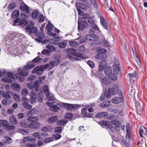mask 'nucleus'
Here are the masks:
<instances>
[{
	"mask_svg": "<svg viewBox=\"0 0 147 147\" xmlns=\"http://www.w3.org/2000/svg\"><path fill=\"white\" fill-rule=\"evenodd\" d=\"M67 57L69 59L72 61H80L81 59L79 58L74 57L71 55L75 56L78 57L82 58L83 59L86 58L84 55L82 53H77L76 52V50L73 48H70L68 49L67 51Z\"/></svg>",
	"mask_w": 147,
	"mask_h": 147,
	"instance_id": "1",
	"label": "nucleus"
},
{
	"mask_svg": "<svg viewBox=\"0 0 147 147\" xmlns=\"http://www.w3.org/2000/svg\"><path fill=\"white\" fill-rule=\"evenodd\" d=\"M27 24H28L26 27V31L30 34L34 33L36 34L37 31V28L36 27H34L33 22L31 21L27 22Z\"/></svg>",
	"mask_w": 147,
	"mask_h": 147,
	"instance_id": "2",
	"label": "nucleus"
},
{
	"mask_svg": "<svg viewBox=\"0 0 147 147\" xmlns=\"http://www.w3.org/2000/svg\"><path fill=\"white\" fill-rule=\"evenodd\" d=\"M28 72L27 71L25 70H21L15 74L16 78L18 81L23 82L24 80V76H27Z\"/></svg>",
	"mask_w": 147,
	"mask_h": 147,
	"instance_id": "3",
	"label": "nucleus"
},
{
	"mask_svg": "<svg viewBox=\"0 0 147 147\" xmlns=\"http://www.w3.org/2000/svg\"><path fill=\"white\" fill-rule=\"evenodd\" d=\"M112 67L114 73L116 74H118L121 69L119 62L118 60L116 59L114 60V62L112 66Z\"/></svg>",
	"mask_w": 147,
	"mask_h": 147,
	"instance_id": "4",
	"label": "nucleus"
},
{
	"mask_svg": "<svg viewBox=\"0 0 147 147\" xmlns=\"http://www.w3.org/2000/svg\"><path fill=\"white\" fill-rule=\"evenodd\" d=\"M7 77L3 78L2 80L5 82L10 83L12 82V80L14 79V75L9 72L7 73Z\"/></svg>",
	"mask_w": 147,
	"mask_h": 147,
	"instance_id": "5",
	"label": "nucleus"
},
{
	"mask_svg": "<svg viewBox=\"0 0 147 147\" xmlns=\"http://www.w3.org/2000/svg\"><path fill=\"white\" fill-rule=\"evenodd\" d=\"M63 106L68 109H77L78 108L80 107L81 105L76 104H70L63 103L62 104Z\"/></svg>",
	"mask_w": 147,
	"mask_h": 147,
	"instance_id": "6",
	"label": "nucleus"
},
{
	"mask_svg": "<svg viewBox=\"0 0 147 147\" xmlns=\"http://www.w3.org/2000/svg\"><path fill=\"white\" fill-rule=\"evenodd\" d=\"M111 123L115 126L114 129L115 131L117 132L120 131L121 123L119 121L115 120H112L111 121Z\"/></svg>",
	"mask_w": 147,
	"mask_h": 147,
	"instance_id": "7",
	"label": "nucleus"
},
{
	"mask_svg": "<svg viewBox=\"0 0 147 147\" xmlns=\"http://www.w3.org/2000/svg\"><path fill=\"white\" fill-rule=\"evenodd\" d=\"M20 9L21 11L29 14L30 9L29 7L26 5L24 2H22L20 7Z\"/></svg>",
	"mask_w": 147,
	"mask_h": 147,
	"instance_id": "8",
	"label": "nucleus"
},
{
	"mask_svg": "<svg viewBox=\"0 0 147 147\" xmlns=\"http://www.w3.org/2000/svg\"><path fill=\"white\" fill-rule=\"evenodd\" d=\"M45 67L43 65H41L35 68L33 70L32 72L35 73L37 75L42 74L43 72V69Z\"/></svg>",
	"mask_w": 147,
	"mask_h": 147,
	"instance_id": "9",
	"label": "nucleus"
},
{
	"mask_svg": "<svg viewBox=\"0 0 147 147\" xmlns=\"http://www.w3.org/2000/svg\"><path fill=\"white\" fill-rule=\"evenodd\" d=\"M22 100L23 101L22 105L25 108L28 109H31L32 106L28 103V100L26 99L25 97H23L22 98Z\"/></svg>",
	"mask_w": 147,
	"mask_h": 147,
	"instance_id": "10",
	"label": "nucleus"
},
{
	"mask_svg": "<svg viewBox=\"0 0 147 147\" xmlns=\"http://www.w3.org/2000/svg\"><path fill=\"white\" fill-rule=\"evenodd\" d=\"M47 104L50 107V109L54 112H57L60 109L59 107L54 105L53 103L47 102Z\"/></svg>",
	"mask_w": 147,
	"mask_h": 147,
	"instance_id": "11",
	"label": "nucleus"
},
{
	"mask_svg": "<svg viewBox=\"0 0 147 147\" xmlns=\"http://www.w3.org/2000/svg\"><path fill=\"white\" fill-rule=\"evenodd\" d=\"M109 92H111V94L113 95L116 94L118 92L119 90L118 86L116 84L114 85L111 88H109Z\"/></svg>",
	"mask_w": 147,
	"mask_h": 147,
	"instance_id": "12",
	"label": "nucleus"
},
{
	"mask_svg": "<svg viewBox=\"0 0 147 147\" xmlns=\"http://www.w3.org/2000/svg\"><path fill=\"white\" fill-rule=\"evenodd\" d=\"M35 34L38 37L36 39V40L39 42H42L44 38H45V35L43 33V32L41 31L38 34L36 32Z\"/></svg>",
	"mask_w": 147,
	"mask_h": 147,
	"instance_id": "13",
	"label": "nucleus"
},
{
	"mask_svg": "<svg viewBox=\"0 0 147 147\" xmlns=\"http://www.w3.org/2000/svg\"><path fill=\"white\" fill-rule=\"evenodd\" d=\"M106 62L105 60H102L100 61L98 66V70L100 71L105 69Z\"/></svg>",
	"mask_w": 147,
	"mask_h": 147,
	"instance_id": "14",
	"label": "nucleus"
},
{
	"mask_svg": "<svg viewBox=\"0 0 147 147\" xmlns=\"http://www.w3.org/2000/svg\"><path fill=\"white\" fill-rule=\"evenodd\" d=\"M40 125V124L39 123L33 122L29 124L28 125V127L30 128L36 129L39 128Z\"/></svg>",
	"mask_w": 147,
	"mask_h": 147,
	"instance_id": "15",
	"label": "nucleus"
},
{
	"mask_svg": "<svg viewBox=\"0 0 147 147\" xmlns=\"http://www.w3.org/2000/svg\"><path fill=\"white\" fill-rule=\"evenodd\" d=\"M124 99L123 97H115L112 99V102L115 104H118L122 102L123 101Z\"/></svg>",
	"mask_w": 147,
	"mask_h": 147,
	"instance_id": "16",
	"label": "nucleus"
},
{
	"mask_svg": "<svg viewBox=\"0 0 147 147\" xmlns=\"http://www.w3.org/2000/svg\"><path fill=\"white\" fill-rule=\"evenodd\" d=\"M139 134L141 137H143V134L146 136L147 131L146 128L144 126H141L139 132Z\"/></svg>",
	"mask_w": 147,
	"mask_h": 147,
	"instance_id": "17",
	"label": "nucleus"
},
{
	"mask_svg": "<svg viewBox=\"0 0 147 147\" xmlns=\"http://www.w3.org/2000/svg\"><path fill=\"white\" fill-rule=\"evenodd\" d=\"M55 65V62L53 61H51L49 64H47L45 65V68L47 69L48 70H49L53 68Z\"/></svg>",
	"mask_w": 147,
	"mask_h": 147,
	"instance_id": "18",
	"label": "nucleus"
},
{
	"mask_svg": "<svg viewBox=\"0 0 147 147\" xmlns=\"http://www.w3.org/2000/svg\"><path fill=\"white\" fill-rule=\"evenodd\" d=\"M30 101L31 103L35 102L36 100V94L33 92H31L30 93Z\"/></svg>",
	"mask_w": 147,
	"mask_h": 147,
	"instance_id": "19",
	"label": "nucleus"
},
{
	"mask_svg": "<svg viewBox=\"0 0 147 147\" xmlns=\"http://www.w3.org/2000/svg\"><path fill=\"white\" fill-rule=\"evenodd\" d=\"M58 118V117L57 116H53L48 119V121L49 123H52L56 121Z\"/></svg>",
	"mask_w": 147,
	"mask_h": 147,
	"instance_id": "20",
	"label": "nucleus"
},
{
	"mask_svg": "<svg viewBox=\"0 0 147 147\" xmlns=\"http://www.w3.org/2000/svg\"><path fill=\"white\" fill-rule=\"evenodd\" d=\"M9 120L10 122L12 124H16L17 123L16 118L13 115L10 116Z\"/></svg>",
	"mask_w": 147,
	"mask_h": 147,
	"instance_id": "21",
	"label": "nucleus"
},
{
	"mask_svg": "<svg viewBox=\"0 0 147 147\" xmlns=\"http://www.w3.org/2000/svg\"><path fill=\"white\" fill-rule=\"evenodd\" d=\"M100 22L104 28L107 29V25L105 20L102 16L100 17Z\"/></svg>",
	"mask_w": 147,
	"mask_h": 147,
	"instance_id": "22",
	"label": "nucleus"
},
{
	"mask_svg": "<svg viewBox=\"0 0 147 147\" xmlns=\"http://www.w3.org/2000/svg\"><path fill=\"white\" fill-rule=\"evenodd\" d=\"M76 5L77 8H80L84 10H86L87 9L86 6L79 2L76 3Z\"/></svg>",
	"mask_w": 147,
	"mask_h": 147,
	"instance_id": "23",
	"label": "nucleus"
},
{
	"mask_svg": "<svg viewBox=\"0 0 147 147\" xmlns=\"http://www.w3.org/2000/svg\"><path fill=\"white\" fill-rule=\"evenodd\" d=\"M11 88L17 91H19L20 88V86L18 83H12L11 85Z\"/></svg>",
	"mask_w": 147,
	"mask_h": 147,
	"instance_id": "24",
	"label": "nucleus"
},
{
	"mask_svg": "<svg viewBox=\"0 0 147 147\" xmlns=\"http://www.w3.org/2000/svg\"><path fill=\"white\" fill-rule=\"evenodd\" d=\"M108 115V113L107 112H102L97 113L96 115L95 116L98 118L102 117L107 116Z\"/></svg>",
	"mask_w": 147,
	"mask_h": 147,
	"instance_id": "25",
	"label": "nucleus"
},
{
	"mask_svg": "<svg viewBox=\"0 0 147 147\" xmlns=\"http://www.w3.org/2000/svg\"><path fill=\"white\" fill-rule=\"evenodd\" d=\"M69 44L70 47L74 48H77L79 46L78 42L74 40H71L69 42Z\"/></svg>",
	"mask_w": 147,
	"mask_h": 147,
	"instance_id": "26",
	"label": "nucleus"
},
{
	"mask_svg": "<svg viewBox=\"0 0 147 147\" xmlns=\"http://www.w3.org/2000/svg\"><path fill=\"white\" fill-rule=\"evenodd\" d=\"M111 101H105L102 102L100 105L101 107H105L110 106Z\"/></svg>",
	"mask_w": 147,
	"mask_h": 147,
	"instance_id": "27",
	"label": "nucleus"
},
{
	"mask_svg": "<svg viewBox=\"0 0 147 147\" xmlns=\"http://www.w3.org/2000/svg\"><path fill=\"white\" fill-rule=\"evenodd\" d=\"M104 72L105 75L109 77L112 73V71L111 68L109 67L105 69Z\"/></svg>",
	"mask_w": 147,
	"mask_h": 147,
	"instance_id": "28",
	"label": "nucleus"
},
{
	"mask_svg": "<svg viewBox=\"0 0 147 147\" xmlns=\"http://www.w3.org/2000/svg\"><path fill=\"white\" fill-rule=\"evenodd\" d=\"M96 58L97 59H100L102 58H105L107 57V55L105 54L99 53L95 55Z\"/></svg>",
	"mask_w": 147,
	"mask_h": 147,
	"instance_id": "29",
	"label": "nucleus"
},
{
	"mask_svg": "<svg viewBox=\"0 0 147 147\" xmlns=\"http://www.w3.org/2000/svg\"><path fill=\"white\" fill-rule=\"evenodd\" d=\"M102 82L105 85H109L111 83L110 79L107 77H105L102 79Z\"/></svg>",
	"mask_w": 147,
	"mask_h": 147,
	"instance_id": "30",
	"label": "nucleus"
},
{
	"mask_svg": "<svg viewBox=\"0 0 147 147\" xmlns=\"http://www.w3.org/2000/svg\"><path fill=\"white\" fill-rule=\"evenodd\" d=\"M36 140V139L31 137H25L23 139V142H27L28 141H34Z\"/></svg>",
	"mask_w": 147,
	"mask_h": 147,
	"instance_id": "31",
	"label": "nucleus"
},
{
	"mask_svg": "<svg viewBox=\"0 0 147 147\" xmlns=\"http://www.w3.org/2000/svg\"><path fill=\"white\" fill-rule=\"evenodd\" d=\"M118 74H116L112 73L109 76V78L111 80L114 81H116L117 79V76Z\"/></svg>",
	"mask_w": 147,
	"mask_h": 147,
	"instance_id": "32",
	"label": "nucleus"
},
{
	"mask_svg": "<svg viewBox=\"0 0 147 147\" xmlns=\"http://www.w3.org/2000/svg\"><path fill=\"white\" fill-rule=\"evenodd\" d=\"M67 122V120L63 119L57 121V125L59 126L62 125L66 124Z\"/></svg>",
	"mask_w": 147,
	"mask_h": 147,
	"instance_id": "33",
	"label": "nucleus"
},
{
	"mask_svg": "<svg viewBox=\"0 0 147 147\" xmlns=\"http://www.w3.org/2000/svg\"><path fill=\"white\" fill-rule=\"evenodd\" d=\"M9 125L8 122L5 120H0V126H6Z\"/></svg>",
	"mask_w": 147,
	"mask_h": 147,
	"instance_id": "34",
	"label": "nucleus"
},
{
	"mask_svg": "<svg viewBox=\"0 0 147 147\" xmlns=\"http://www.w3.org/2000/svg\"><path fill=\"white\" fill-rule=\"evenodd\" d=\"M53 25L49 22L46 26V28L48 32H50L52 31L53 28Z\"/></svg>",
	"mask_w": 147,
	"mask_h": 147,
	"instance_id": "35",
	"label": "nucleus"
},
{
	"mask_svg": "<svg viewBox=\"0 0 147 147\" xmlns=\"http://www.w3.org/2000/svg\"><path fill=\"white\" fill-rule=\"evenodd\" d=\"M11 94V93L9 92H3L2 93V96L3 97L5 98L9 99L10 98Z\"/></svg>",
	"mask_w": 147,
	"mask_h": 147,
	"instance_id": "36",
	"label": "nucleus"
},
{
	"mask_svg": "<svg viewBox=\"0 0 147 147\" xmlns=\"http://www.w3.org/2000/svg\"><path fill=\"white\" fill-rule=\"evenodd\" d=\"M38 120V118L36 117L31 116L27 119V121L30 122L32 121L35 122Z\"/></svg>",
	"mask_w": 147,
	"mask_h": 147,
	"instance_id": "37",
	"label": "nucleus"
},
{
	"mask_svg": "<svg viewBox=\"0 0 147 147\" xmlns=\"http://www.w3.org/2000/svg\"><path fill=\"white\" fill-rule=\"evenodd\" d=\"M19 15V11L18 10H15L11 14V17L12 18H15L18 17Z\"/></svg>",
	"mask_w": 147,
	"mask_h": 147,
	"instance_id": "38",
	"label": "nucleus"
},
{
	"mask_svg": "<svg viewBox=\"0 0 147 147\" xmlns=\"http://www.w3.org/2000/svg\"><path fill=\"white\" fill-rule=\"evenodd\" d=\"M39 87V84L38 80L35 81L34 83V88L36 91H37Z\"/></svg>",
	"mask_w": 147,
	"mask_h": 147,
	"instance_id": "39",
	"label": "nucleus"
},
{
	"mask_svg": "<svg viewBox=\"0 0 147 147\" xmlns=\"http://www.w3.org/2000/svg\"><path fill=\"white\" fill-rule=\"evenodd\" d=\"M52 129L51 126H47L42 127V130L45 132H48L51 131Z\"/></svg>",
	"mask_w": 147,
	"mask_h": 147,
	"instance_id": "40",
	"label": "nucleus"
},
{
	"mask_svg": "<svg viewBox=\"0 0 147 147\" xmlns=\"http://www.w3.org/2000/svg\"><path fill=\"white\" fill-rule=\"evenodd\" d=\"M63 128L62 127L57 126L55 128L54 131L55 133H60L61 132Z\"/></svg>",
	"mask_w": 147,
	"mask_h": 147,
	"instance_id": "41",
	"label": "nucleus"
},
{
	"mask_svg": "<svg viewBox=\"0 0 147 147\" xmlns=\"http://www.w3.org/2000/svg\"><path fill=\"white\" fill-rule=\"evenodd\" d=\"M39 14V12L36 10H34L32 13V17L33 19H35L36 18Z\"/></svg>",
	"mask_w": 147,
	"mask_h": 147,
	"instance_id": "42",
	"label": "nucleus"
},
{
	"mask_svg": "<svg viewBox=\"0 0 147 147\" xmlns=\"http://www.w3.org/2000/svg\"><path fill=\"white\" fill-rule=\"evenodd\" d=\"M44 99V96L42 95V93H39L37 99L38 101L40 102H42L43 101Z\"/></svg>",
	"mask_w": 147,
	"mask_h": 147,
	"instance_id": "43",
	"label": "nucleus"
},
{
	"mask_svg": "<svg viewBox=\"0 0 147 147\" xmlns=\"http://www.w3.org/2000/svg\"><path fill=\"white\" fill-rule=\"evenodd\" d=\"M15 3H11L8 6V9L9 11H11L14 8L15 6Z\"/></svg>",
	"mask_w": 147,
	"mask_h": 147,
	"instance_id": "44",
	"label": "nucleus"
},
{
	"mask_svg": "<svg viewBox=\"0 0 147 147\" xmlns=\"http://www.w3.org/2000/svg\"><path fill=\"white\" fill-rule=\"evenodd\" d=\"M73 117V114L71 113H66L65 115V118L68 119H71Z\"/></svg>",
	"mask_w": 147,
	"mask_h": 147,
	"instance_id": "45",
	"label": "nucleus"
},
{
	"mask_svg": "<svg viewBox=\"0 0 147 147\" xmlns=\"http://www.w3.org/2000/svg\"><path fill=\"white\" fill-rule=\"evenodd\" d=\"M34 66L35 65L33 64L27 65L24 67V69L26 70L27 69H31L34 67Z\"/></svg>",
	"mask_w": 147,
	"mask_h": 147,
	"instance_id": "46",
	"label": "nucleus"
},
{
	"mask_svg": "<svg viewBox=\"0 0 147 147\" xmlns=\"http://www.w3.org/2000/svg\"><path fill=\"white\" fill-rule=\"evenodd\" d=\"M28 123L25 121H22L20 124V126L24 127H26L27 126L28 127Z\"/></svg>",
	"mask_w": 147,
	"mask_h": 147,
	"instance_id": "47",
	"label": "nucleus"
},
{
	"mask_svg": "<svg viewBox=\"0 0 147 147\" xmlns=\"http://www.w3.org/2000/svg\"><path fill=\"white\" fill-rule=\"evenodd\" d=\"M46 48L49 49L51 51H55V47L53 45H49L46 46Z\"/></svg>",
	"mask_w": 147,
	"mask_h": 147,
	"instance_id": "48",
	"label": "nucleus"
},
{
	"mask_svg": "<svg viewBox=\"0 0 147 147\" xmlns=\"http://www.w3.org/2000/svg\"><path fill=\"white\" fill-rule=\"evenodd\" d=\"M27 20L25 19H22L20 20L18 25L20 26L25 24H27Z\"/></svg>",
	"mask_w": 147,
	"mask_h": 147,
	"instance_id": "49",
	"label": "nucleus"
},
{
	"mask_svg": "<svg viewBox=\"0 0 147 147\" xmlns=\"http://www.w3.org/2000/svg\"><path fill=\"white\" fill-rule=\"evenodd\" d=\"M125 137L127 140L129 141L131 138V132H126Z\"/></svg>",
	"mask_w": 147,
	"mask_h": 147,
	"instance_id": "50",
	"label": "nucleus"
},
{
	"mask_svg": "<svg viewBox=\"0 0 147 147\" xmlns=\"http://www.w3.org/2000/svg\"><path fill=\"white\" fill-rule=\"evenodd\" d=\"M22 94L23 96H26L28 94V90L26 88L23 89L22 91Z\"/></svg>",
	"mask_w": 147,
	"mask_h": 147,
	"instance_id": "51",
	"label": "nucleus"
},
{
	"mask_svg": "<svg viewBox=\"0 0 147 147\" xmlns=\"http://www.w3.org/2000/svg\"><path fill=\"white\" fill-rule=\"evenodd\" d=\"M81 21V19H78V29L80 30H82L84 29V28L83 25H82V24L81 23H80V22Z\"/></svg>",
	"mask_w": 147,
	"mask_h": 147,
	"instance_id": "52",
	"label": "nucleus"
},
{
	"mask_svg": "<svg viewBox=\"0 0 147 147\" xmlns=\"http://www.w3.org/2000/svg\"><path fill=\"white\" fill-rule=\"evenodd\" d=\"M42 59L40 58L38 56L34 59L32 61L33 63L38 62L41 61Z\"/></svg>",
	"mask_w": 147,
	"mask_h": 147,
	"instance_id": "53",
	"label": "nucleus"
},
{
	"mask_svg": "<svg viewBox=\"0 0 147 147\" xmlns=\"http://www.w3.org/2000/svg\"><path fill=\"white\" fill-rule=\"evenodd\" d=\"M18 131L22 134L27 135H28L29 133L28 131L24 130L23 129H18Z\"/></svg>",
	"mask_w": 147,
	"mask_h": 147,
	"instance_id": "54",
	"label": "nucleus"
},
{
	"mask_svg": "<svg viewBox=\"0 0 147 147\" xmlns=\"http://www.w3.org/2000/svg\"><path fill=\"white\" fill-rule=\"evenodd\" d=\"M9 102L8 100L4 99L2 100L1 103L4 105H7L9 104Z\"/></svg>",
	"mask_w": 147,
	"mask_h": 147,
	"instance_id": "55",
	"label": "nucleus"
},
{
	"mask_svg": "<svg viewBox=\"0 0 147 147\" xmlns=\"http://www.w3.org/2000/svg\"><path fill=\"white\" fill-rule=\"evenodd\" d=\"M113 111L115 113L117 114H121L122 113V111L121 110L117 109H113Z\"/></svg>",
	"mask_w": 147,
	"mask_h": 147,
	"instance_id": "56",
	"label": "nucleus"
},
{
	"mask_svg": "<svg viewBox=\"0 0 147 147\" xmlns=\"http://www.w3.org/2000/svg\"><path fill=\"white\" fill-rule=\"evenodd\" d=\"M42 135L39 132H35L33 134V136L36 138H40Z\"/></svg>",
	"mask_w": 147,
	"mask_h": 147,
	"instance_id": "57",
	"label": "nucleus"
},
{
	"mask_svg": "<svg viewBox=\"0 0 147 147\" xmlns=\"http://www.w3.org/2000/svg\"><path fill=\"white\" fill-rule=\"evenodd\" d=\"M53 140L52 137H48L46 138L44 140V142L45 143H48L51 142Z\"/></svg>",
	"mask_w": 147,
	"mask_h": 147,
	"instance_id": "58",
	"label": "nucleus"
},
{
	"mask_svg": "<svg viewBox=\"0 0 147 147\" xmlns=\"http://www.w3.org/2000/svg\"><path fill=\"white\" fill-rule=\"evenodd\" d=\"M13 97L14 99L16 101L18 102L20 100V96L18 95L17 94H14V95Z\"/></svg>",
	"mask_w": 147,
	"mask_h": 147,
	"instance_id": "59",
	"label": "nucleus"
},
{
	"mask_svg": "<svg viewBox=\"0 0 147 147\" xmlns=\"http://www.w3.org/2000/svg\"><path fill=\"white\" fill-rule=\"evenodd\" d=\"M108 121H100L98 122L100 125H102L106 126Z\"/></svg>",
	"mask_w": 147,
	"mask_h": 147,
	"instance_id": "60",
	"label": "nucleus"
},
{
	"mask_svg": "<svg viewBox=\"0 0 147 147\" xmlns=\"http://www.w3.org/2000/svg\"><path fill=\"white\" fill-rule=\"evenodd\" d=\"M27 87L30 89H34V83L31 82L30 83L27 84L26 85Z\"/></svg>",
	"mask_w": 147,
	"mask_h": 147,
	"instance_id": "61",
	"label": "nucleus"
},
{
	"mask_svg": "<svg viewBox=\"0 0 147 147\" xmlns=\"http://www.w3.org/2000/svg\"><path fill=\"white\" fill-rule=\"evenodd\" d=\"M61 136L59 134H56L53 136L52 138L55 139V140H58L61 138Z\"/></svg>",
	"mask_w": 147,
	"mask_h": 147,
	"instance_id": "62",
	"label": "nucleus"
},
{
	"mask_svg": "<svg viewBox=\"0 0 147 147\" xmlns=\"http://www.w3.org/2000/svg\"><path fill=\"white\" fill-rule=\"evenodd\" d=\"M90 39V41H96L98 40V37L96 35H93V36H91Z\"/></svg>",
	"mask_w": 147,
	"mask_h": 147,
	"instance_id": "63",
	"label": "nucleus"
},
{
	"mask_svg": "<svg viewBox=\"0 0 147 147\" xmlns=\"http://www.w3.org/2000/svg\"><path fill=\"white\" fill-rule=\"evenodd\" d=\"M50 53V51L47 49H45L42 51L41 54L43 55H47L49 54Z\"/></svg>",
	"mask_w": 147,
	"mask_h": 147,
	"instance_id": "64",
	"label": "nucleus"
}]
</instances>
